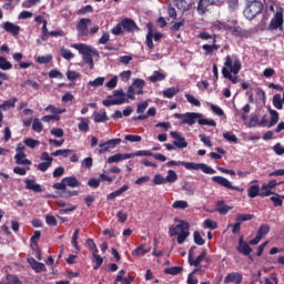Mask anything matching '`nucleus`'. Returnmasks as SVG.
<instances>
[{
	"mask_svg": "<svg viewBox=\"0 0 284 284\" xmlns=\"http://www.w3.org/2000/svg\"><path fill=\"white\" fill-rule=\"evenodd\" d=\"M241 60L236 55H226L224 68L222 69V75L224 79H229L233 83H239V72H241Z\"/></svg>",
	"mask_w": 284,
	"mask_h": 284,
	"instance_id": "f257e3e1",
	"label": "nucleus"
},
{
	"mask_svg": "<svg viewBox=\"0 0 284 284\" xmlns=\"http://www.w3.org/2000/svg\"><path fill=\"white\" fill-rule=\"evenodd\" d=\"M174 119H181L182 125H194V123H199V125H211V128H216V121L203 119L201 113L196 112H186V113H174Z\"/></svg>",
	"mask_w": 284,
	"mask_h": 284,
	"instance_id": "f03ea898",
	"label": "nucleus"
},
{
	"mask_svg": "<svg viewBox=\"0 0 284 284\" xmlns=\"http://www.w3.org/2000/svg\"><path fill=\"white\" fill-rule=\"evenodd\" d=\"M172 165H182L185 170H201L204 174H216V170L212 169L205 163H194V162H185V161H174L171 160L166 162L168 168H172Z\"/></svg>",
	"mask_w": 284,
	"mask_h": 284,
	"instance_id": "7ed1b4c3",
	"label": "nucleus"
},
{
	"mask_svg": "<svg viewBox=\"0 0 284 284\" xmlns=\"http://www.w3.org/2000/svg\"><path fill=\"white\" fill-rule=\"evenodd\" d=\"M74 50H78L80 54H82V59L87 65H89L90 70H94V54H97L95 50H92V47L85 43H74L72 44Z\"/></svg>",
	"mask_w": 284,
	"mask_h": 284,
	"instance_id": "20e7f679",
	"label": "nucleus"
},
{
	"mask_svg": "<svg viewBox=\"0 0 284 284\" xmlns=\"http://www.w3.org/2000/svg\"><path fill=\"white\" fill-rule=\"evenodd\" d=\"M264 10V4L260 0H248L246 3V8L244 9V17L248 21H253L256 19L261 12Z\"/></svg>",
	"mask_w": 284,
	"mask_h": 284,
	"instance_id": "39448f33",
	"label": "nucleus"
},
{
	"mask_svg": "<svg viewBox=\"0 0 284 284\" xmlns=\"http://www.w3.org/2000/svg\"><path fill=\"white\" fill-rule=\"evenodd\" d=\"M123 103H129L128 95L123 92V89L114 90L113 95H108L106 100H103L102 105L104 108H110L111 105H123Z\"/></svg>",
	"mask_w": 284,
	"mask_h": 284,
	"instance_id": "423d86ee",
	"label": "nucleus"
},
{
	"mask_svg": "<svg viewBox=\"0 0 284 284\" xmlns=\"http://www.w3.org/2000/svg\"><path fill=\"white\" fill-rule=\"evenodd\" d=\"M90 26H92V20L90 18L80 19L75 26L78 37L81 39H88L90 34Z\"/></svg>",
	"mask_w": 284,
	"mask_h": 284,
	"instance_id": "0eeeda50",
	"label": "nucleus"
},
{
	"mask_svg": "<svg viewBox=\"0 0 284 284\" xmlns=\"http://www.w3.org/2000/svg\"><path fill=\"white\" fill-rule=\"evenodd\" d=\"M275 8H276V12L274 17L271 19V22L268 24V30H283V23H284L283 8L278 6Z\"/></svg>",
	"mask_w": 284,
	"mask_h": 284,
	"instance_id": "6e6552de",
	"label": "nucleus"
},
{
	"mask_svg": "<svg viewBox=\"0 0 284 284\" xmlns=\"http://www.w3.org/2000/svg\"><path fill=\"white\" fill-rule=\"evenodd\" d=\"M268 112L271 114V121L267 120V114L263 115L258 123L260 128H274L278 123V112L272 109Z\"/></svg>",
	"mask_w": 284,
	"mask_h": 284,
	"instance_id": "1a4fd4ad",
	"label": "nucleus"
},
{
	"mask_svg": "<svg viewBox=\"0 0 284 284\" xmlns=\"http://www.w3.org/2000/svg\"><path fill=\"white\" fill-rule=\"evenodd\" d=\"M40 161L44 162L38 164V170H40V172H48V169L52 168V161H54V158L50 156V153L48 152H42Z\"/></svg>",
	"mask_w": 284,
	"mask_h": 284,
	"instance_id": "9d476101",
	"label": "nucleus"
},
{
	"mask_svg": "<svg viewBox=\"0 0 284 284\" xmlns=\"http://www.w3.org/2000/svg\"><path fill=\"white\" fill-rule=\"evenodd\" d=\"M213 183H217V185H221L222 187H225L226 190H234L235 192H241V189L239 186L232 185V182L221 175H215L212 178Z\"/></svg>",
	"mask_w": 284,
	"mask_h": 284,
	"instance_id": "9b49d317",
	"label": "nucleus"
},
{
	"mask_svg": "<svg viewBox=\"0 0 284 284\" xmlns=\"http://www.w3.org/2000/svg\"><path fill=\"white\" fill-rule=\"evenodd\" d=\"M121 143V139H111L106 142H100L99 144V154H105V152H110L111 149H114L115 145H119Z\"/></svg>",
	"mask_w": 284,
	"mask_h": 284,
	"instance_id": "f8f14e48",
	"label": "nucleus"
},
{
	"mask_svg": "<svg viewBox=\"0 0 284 284\" xmlns=\"http://www.w3.org/2000/svg\"><path fill=\"white\" fill-rule=\"evenodd\" d=\"M276 185H281V183L276 182V180H270L267 184H263L261 187V196L265 199V196H272L275 192H272Z\"/></svg>",
	"mask_w": 284,
	"mask_h": 284,
	"instance_id": "ddd939ff",
	"label": "nucleus"
},
{
	"mask_svg": "<svg viewBox=\"0 0 284 284\" xmlns=\"http://www.w3.org/2000/svg\"><path fill=\"white\" fill-rule=\"evenodd\" d=\"M176 226H170L169 227V234L170 236H179V232L181 233L184 230H190V223L179 220Z\"/></svg>",
	"mask_w": 284,
	"mask_h": 284,
	"instance_id": "4468645a",
	"label": "nucleus"
},
{
	"mask_svg": "<svg viewBox=\"0 0 284 284\" xmlns=\"http://www.w3.org/2000/svg\"><path fill=\"white\" fill-rule=\"evenodd\" d=\"M176 226H170L169 227V234L170 236H179V232L181 233L184 230H190V223L179 220Z\"/></svg>",
	"mask_w": 284,
	"mask_h": 284,
	"instance_id": "2eb2a0df",
	"label": "nucleus"
},
{
	"mask_svg": "<svg viewBox=\"0 0 284 284\" xmlns=\"http://www.w3.org/2000/svg\"><path fill=\"white\" fill-rule=\"evenodd\" d=\"M172 139H174L175 141H173V145L175 148H179V150H183V148H187V141H185V138L181 136V134L176 131H171L170 132Z\"/></svg>",
	"mask_w": 284,
	"mask_h": 284,
	"instance_id": "dca6fc26",
	"label": "nucleus"
},
{
	"mask_svg": "<svg viewBox=\"0 0 284 284\" xmlns=\"http://www.w3.org/2000/svg\"><path fill=\"white\" fill-rule=\"evenodd\" d=\"M224 283L225 284H230V283L242 284L243 283V274H241L239 272L229 273L224 277Z\"/></svg>",
	"mask_w": 284,
	"mask_h": 284,
	"instance_id": "f3484780",
	"label": "nucleus"
},
{
	"mask_svg": "<svg viewBox=\"0 0 284 284\" xmlns=\"http://www.w3.org/2000/svg\"><path fill=\"white\" fill-rule=\"evenodd\" d=\"M236 250L240 254H243L244 256H250V254H252V247H250V244H247V242L243 241V236L240 237Z\"/></svg>",
	"mask_w": 284,
	"mask_h": 284,
	"instance_id": "a211bd4d",
	"label": "nucleus"
},
{
	"mask_svg": "<svg viewBox=\"0 0 284 284\" xmlns=\"http://www.w3.org/2000/svg\"><path fill=\"white\" fill-rule=\"evenodd\" d=\"M205 256H207V250H203L201 254L194 260V257L189 258V265L193 267H201V263L205 261Z\"/></svg>",
	"mask_w": 284,
	"mask_h": 284,
	"instance_id": "6ab92c4d",
	"label": "nucleus"
},
{
	"mask_svg": "<svg viewBox=\"0 0 284 284\" xmlns=\"http://www.w3.org/2000/svg\"><path fill=\"white\" fill-rule=\"evenodd\" d=\"M28 263H29V265H31L32 270H34L36 274L47 271L45 264H43L41 262H37V260H34V257L28 258Z\"/></svg>",
	"mask_w": 284,
	"mask_h": 284,
	"instance_id": "aec40b11",
	"label": "nucleus"
},
{
	"mask_svg": "<svg viewBox=\"0 0 284 284\" xmlns=\"http://www.w3.org/2000/svg\"><path fill=\"white\" fill-rule=\"evenodd\" d=\"M122 28L126 30V32H134V30H138L139 27L136 26V22L130 18H124L122 21Z\"/></svg>",
	"mask_w": 284,
	"mask_h": 284,
	"instance_id": "412c9836",
	"label": "nucleus"
},
{
	"mask_svg": "<svg viewBox=\"0 0 284 284\" xmlns=\"http://www.w3.org/2000/svg\"><path fill=\"white\" fill-rule=\"evenodd\" d=\"M220 48L221 45L216 44V38H213L212 44L202 45V50H204L205 54H209L210 57H212V54H214V52H216V50H219Z\"/></svg>",
	"mask_w": 284,
	"mask_h": 284,
	"instance_id": "4be33fe9",
	"label": "nucleus"
},
{
	"mask_svg": "<svg viewBox=\"0 0 284 284\" xmlns=\"http://www.w3.org/2000/svg\"><path fill=\"white\" fill-rule=\"evenodd\" d=\"M232 210V206L225 204V201L221 200L215 203V212L225 216Z\"/></svg>",
	"mask_w": 284,
	"mask_h": 284,
	"instance_id": "5701e85b",
	"label": "nucleus"
},
{
	"mask_svg": "<svg viewBox=\"0 0 284 284\" xmlns=\"http://www.w3.org/2000/svg\"><path fill=\"white\" fill-rule=\"evenodd\" d=\"M132 159L131 153H116L108 158V163H119V161H125Z\"/></svg>",
	"mask_w": 284,
	"mask_h": 284,
	"instance_id": "b1692460",
	"label": "nucleus"
},
{
	"mask_svg": "<svg viewBox=\"0 0 284 284\" xmlns=\"http://www.w3.org/2000/svg\"><path fill=\"white\" fill-rule=\"evenodd\" d=\"M6 32H9L13 37H19V32H21V27L12 23V22H6L3 26Z\"/></svg>",
	"mask_w": 284,
	"mask_h": 284,
	"instance_id": "393cba45",
	"label": "nucleus"
},
{
	"mask_svg": "<svg viewBox=\"0 0 284 284\" xmlns=\"http://www.w3.org/2000/svg\"><path fill=\"white\" fill-rule=\"evenodd\" d=\"M128 190H130V184L122 185L120 189H118L114 192L110 193L106 196V201H114V199H116V196H121V194H123L124 192H128Z\"/></svg>",
	"mask_w": 284,
	"mask_h": 284,
	"instance_id": "a878e982",
	"label": "nucleus"
},
{
	"mask_svg": "<svg viewBox=\"0 0 284 284\" xmlns=\"http://www.w3.org/2000/svg\"><path fill=\"white\" fill-rule=\"evenodd\" d=\"M14 161L17 165H32V161L27 159L26 153H17L14 155Z\"/></svg>",
	"mask_w": 284,
	"mask_h": 284,
	"instance_id": "bb28decb",
	"label": "nucleus"
},
{
	"mask_svg": "<svg viewBox=\"0 0 284 284\" xmlns=\"http://www.w3.org/2000/svg\"><path fill=\"white\" fill-rule=\"evenodd\" d=\"M26 189L27 190H32L33 192H43V187H41V184H37L36 180H26Z\"/></svg>",
	"mask_w": 284,
	"mask_h": 284,
	"instance_id": "cd10ccee",
	"label": "nucleus"
},
{
	"mask_svg": "<svg viewBox=\"0 0 284 284\" xmlns=\"http://www.w3.org/2000/svg\"><path fill=\"white\" fill-rule=\"evenodd\" d=\"M150 250V247H145V244H141L132 251V256H134L135 258L139 256H145V254H149Z\"/></svg>",
	"mask_w": 284,
	"mask_h": 284,
	"instance_id": "c85d7f7f",
	"label": "nucleus"
},
{
	"mask_svg": "<svg viewBox=\"0 0 284 284\" xmlns=\"http://www.w3.org/2000/svg\"><path fill=\"white\" fill-rule=\"evenodd\" d=\"M148 30L149 31H148V34H146L145 43H146L148 49L152 50V49H154V42L152 41L154 39V33L152 31V23L148 24Z\"/></svg>",
	"mask_w": 284,
	"mask_h": 284,
	"instance_id": "c756f323",
	"label": "nucleus"
},
{
	"mask_svg": "<svg viewBox=\"0 0 284 284\" xmlns=\"http://www.w3.org/2000/svg\"><path fill=\"white\" fill-rule=\"evenodd\" d=\"M248 199H256V196H261V186L257 184H253L247 189Z\"/></svg>",
	"mask_w": 284,
	"mask_h": 284,
	"instance_id": "7c9ffc66",
	"label": "nucleus"
},
{
	"mask_svg": "<svg viewBox=\"0 0 284 284\" xmlns=\"http://www.w3.org/2000/svg\"><path fill=\"white\" fill-rule=\"evenodd\" d=\"M149 116H156V108L152 106L148 110L146 114L133 116V121H145Z\"/></svg>",
	"mask_w": 284,
	"mask_h": 284,
	"instance_id": "2f4dec72",
	"label": "nucleus"
},
{
	"mask_svg": "<svg viewBox=\"0 0 284 284\" xmlns=\"http://www.w3.org/2000/svg\"><path fill=\"white\" fill-rule=\"evenodd\" d=\"M17 101H19L18 98H11L4 101L2 104H0V109H2L3 112L11 110V108H14V105H17Z\"/></svg>",
	"mask_w": 284,
	"mask_h": 284,
	"instance_id": "473e14b6",
	"label": "nucleus"
},
{
	"mask_svg": "<svg viewBox=\"0 0 284 284\" xmlns=\"http://www.w3.org/2000/svg\"><path fill=\"white\" fill-rule=\"evenodd\" d=\"M63 183H65L67 187H79L81 185V182L75 176L63 178Z\"/></svg>",
	"mask_w": 284,
	"mask_h": 284,
	"instance_id": "72a5a7b5",
	"label": "nucleus"
},
{
	"mask_svg": "<svg viewBox=\"0 0 284 284\" xmlns=\"http://www.w3.org/2000/svg\"><path fill=\"white\" fill-rule=\"evenodd\" d=\"M207 8H210L207 0H199L196 11L201 17L207 12Z\"/></svg>",
	"mask_w": 284,
	"mask_h": 284,
	"instance_id": "f704fd0d",
	"label": "nucleus"
},
{
	"mask_svg": "<svg viewBox=\"0 0 284 284\" xmlns=\"http://www.w3.org/2000/svg\"><path fill=\"white\" fill-rule=\"evenodd\" d=\"M94 123H105V121H110L108 118V113L104 111L103 113H93Z\"/></svg>",
	"mask_w": 284,
	"mask_h": 284,
	"instance_id": "c9c22d12",
	"label": "nucleus"
},
{
	"mask_svg": "<svg viewBox=\"0 0 284 284\" xmlns=\"http://www.w3.org/2000/svg\"><path fill=\"white\" fill-rule=\"evenodd\" d=\"M74 151L70 149L57 150L51 153V156H63V159H68L70 154H73Z\"/></svg>",
	"mask_w": 284,
	"mask_h": 284,
	"instance_id": "e433bc0d",
	"label": "nucleus"
},
{
	"mask_svg": "<svg viewBox=\"0 0 284 284\" xmlns=\"http://www.w3.org/2000/svg\"><path fill=\"white\" fill-rule=\"evenodd\" d=\"M78 129L80 132H89L90 130V120L85 118L80 119V123L78 124Z\"/></svg>",
	"mask_w": 284,
	"mask_h": 284,
	"instance_id": "4c0bfd02",
	"label": "nucleus"
},
{
	"mask_svg": "<svg viewBox=\"0 0 284 284\" xmlns=\"http://www.w3.org/2000/svg\"><path fill=\"white\" fill-rule=\"evenodd\" d=\"M183 272V266H173V267H166L164 270V274H169L171 276H176Z\"/></svg>",
	"mask_w": 284,
	"mask_h": 284,
	"instance_id": "58836bf2",
	"label": "nucleus"
},
{
	"mask_svg": "<svg viewBox=\"0 0 284 284\" xmlns=\"http://www.w3.org/2000/svg\"><path fill=\"white\" fill-rule=\"evenodd\" d=\"M283 199H284V195H280L278 193L273 194V196H271V201L274 207H282Z\"/></svg>",
	"mask_w": 284,
	"mask_h": 284,
	"instance_id": "ea45409f",
	"label": "nucleus"
},
{
	"mask_svg": "<svg viewBox=\"0 0 284 284\" xmlns=\"http://www.w3.org/2000/svg\"><path fill=\"white\" fill-rule=\"evenodd\" d=\"M164 179L166 183H176V181H179V175L176 174V171L169 170L168 175Z\"/></svg>",
	"mask_w": 284,
	"mask_h": 284,
	"instance_id": "a19ab883",
	"label": "nucleus"
},
{
	"mask_svg": "<svg viewBox=\"0 0 284 284\" xmlns=\"http://www.w3.org/2000/svg\"><path fill=\"white\" fill-rule=\"evenodd\" d=\"M164 79L165 74L159 71H154L153 74L149 77V81H151V83H156L158 81H163Z\"/></svg>",
	"mask_w": 284,
	"mask_h": 284,
	"instance_id": "79ce46f5",
	"label": "nucleus"
},
{
	"mask_svg": "<svg viewBox=\"0 0 284 284\" xmlns=\"http://www.w3.org/2000/svg\"><path fill=\"white\" fill-rule=\"evenodd\" d=\"M92 255H93L92 263H95V265H93V270H99V267L103 265V257H101L99 253H92Z\"/></svg>",
	"mask_w": 284,
	"mask_h": 284,
	"instance_id": "37998d69",
	"label": "nucleus"
},
{
	"mask_svg": "<svg viewBox=\"0 0 284 284\" xmlns=\"http://www.w3.org/2000/svg\"><path fill=\"white\" fill-rule=\"evenodd\" d=\"M273 105L276 108V110H283V98L280 93L273 97Z\"/></svg>",
	"mask_w": 284,
	"mask_h": 284,
	"instance_id": "c03bdc74",
	"label": "nucleus"
},
{
	"mask_svg": "<svg viewBox=\"0 0 284 284\" xmlns=\"http://www.w3.org/2000/svg\"><path fill=\"white\" fill-rule=\"evenodd\" d=\"M45 112H51V114H55V115H59V114H63L65 113V109H59L52 104L48 105L45 109H44Z\"/></svg>",
	"mask_w": 284,
	"mask_h": 284,
	"instance_id": "a18cd8bd",
	"label": "nucleus"
},
{
	"mask_svg": "<svg viewBox=\"0 0 284 284\" xmlns=\"http://www.w3.org/2000/svg\"><path fill=\"white\" fill-rule=\"evenodd\" d=\"M254 219L253 214H243V213H239L235 216V221H237L239 223H245V221H252Z\"/></svg>",
	"mask_w": 284,
	"mask_h": 284,
	"instance_id": "49530a36",
	"label": "nucleus"
},
{
	"mask_svg": "<svg viewBox=\"0 0 284 284\" xmlns=\"http://www.w3.org/2000/svg\"><path fill=\"white\" fill-rule=\"evenodd\" d=\"M258 236H261L262 239H265V236H267V234H270V226L268 224H262L256 233Z\"/></svg>",
	"mask_w": 284,
	"mask_h": 284,
	"instance_id": "de8ad7c7",
	"label": "nucleus"
},
{
	"mask_svg": "<svg viewBox=\"0 0 284 284\" xmlns=\"http://www.w3.org/2000/svg\"><path fill=\"white\" fill-rule=\"evenodd\" d=\"M24 145H27V148H31V150H34V148H37V145H40L41 142H39V140H34L32 138H26L23 140Z\"/></svg>",
	"mask_w": 284,
	"mask_h": 284,
	"instance_id": "09e8293b",
	"label": "nucleus"
},
{
	"mask_svg": "<svg viewBox=\"0 0 284 284\" xmlns=\"http://www.w3.org/2000/svg\"><path fill=\"white\" fill-rule=\"evenodd\" d=\"M32 131L38 132V134H40V132H43V123H41V120H39V118H36L33 120Z\"/></svg>",
	"mask_w": 284,
	"mask_h": 284,
	"instance_id": "8fccbe9b",
	"label": "nucleus"
},
{
	"mask_svg": "<svg viewBox=\"0 0 284 284\" xmlns=\"http://www.w3.org/2000/svg\"><path fill=\"white\" fill-rule=\"evenodd\" d=\"M190 236V230H184L178 234V245H183L185 240Z\"/></svg>",
	"mask_w": 284,
	"mask_h": 284,
	"instance_id": "3c124183",
	"label": "nucleus"
},
{
	"mask_svg": "<svg viewBox=\"0 0 284 284\" xmlns=\"http://www.w3.org/2000/svg\"><path fill=\"white\" fill-rule=\"evenodd\" d=\"M173 210H185L189 207L187 201L178 200L172 204Z\"/></svg>",
	"mask_w": 284,
	"mask_h": 284,
	"instance_id": "603ef678",
	"label": "nucleus"
},
{
	"mask_svg": "<svg viewBox=\"0 0 284 284\" xmlns=\"http://www.w3.org/2000/svg\"><path fill=\"white\" fill-rule=\"evenodd\" d=\"M179 90L176 88H169L162 91V94L165 99H173L175 94H178Z\"/></svg>",
	"mask_w": 284,
	"mask_h": 284,
	"instance_id": "864d4df0",
	"label": "nucleus"
},
{
	"mask_svg": "<svg viewBox=\"0 0 284 284\" xmlns=\"http://www.w3.org/2000/svg\"><path fill=\"white\" fill-rule=\"evenodd\" d=\"M85 245H87L88 250H90V252H92V254L99 253V248L97 247V243H94L93 239H88L85 242Z\"/></svg>",
	"mask_w": 284,
	"mask_h": 284,
	"instance_id": "5fc2aeb1",
	"label": "nucleus"
},
{
	"mask_svg": "<svg viewBox=\"0 0 284 284\" xmlns=\"http://www.w3.org/2000/svg\"><path fill=\"white\" fill-rule=\"evenodd\" d=\"M60 54H61L62 59H65L67 61L74 59V53H72V51H70L65 48H62L60 50Z\"/></svg>",
	"mask_w": 284,
	"mask_h": 284,
	"instance_id": "6e6d98bb",
	"label": "nucleus"
},
{
	"mask_svg": "<svg viewBox=\"0 0 284 284\" xmlns=\"http://www.w3.org/2000/svg\"><path fill=\"white\" fill-rule=\"evenodd\" d=\"M0 70H12V63L4 57H0Z\"/></svg>",
	"mask_w": 284,
	"mask_h": 284,
	"instance_id": "4d7b16f0",
	"label": "nucleus"
},
{
	"mask_svg": "<svg viewBox=\"0 0 284 284\" xmlns=\"http://www.w3.org/2000/svg\"><path fill=\"white\" fill-rule=\"evenodd\" d=\"M30 85L33 90H39L40 85L38 84L37 81L33 80H26L20 84L21 88H28Z\"/></svg>",
	"mask_w": 284,
	"mask_h": 284,
	"instance_id": "13d9d810",
	"label": "nucleus"
},
{
	"mask_svg": "<svg viewBox=\"0 0 284 284\" xmlns=\"http://www.w3.org/2000/svg\"><path fill=\"white\" fill-rule=\"evenodd\" d=\"M90 12H94V8H92L91 4H87V6L82 7L81 9H79L77 14H80L81 17H83Z\"/></svg>",
	"mask_w": 284,
	"mask_h": 284,
	"instance_id": "bf43d9fd",
	"label": "nucleus"
},
{
	"mask_svg": "<svg viewBox=\"0 0 284 284\" xmlns=\"http://www.w3.org/2000/svg\"><path fill=\"white\" fill-rule=\"evenodd\" d=\"M103 83H105V78L99 77V78H97L95 80L90 81V82H89V85H90L91 88H100V85H103Z\"/></svg>",
	"mask_w": 284,
	"mask_h": 284,
	"instance_id": "052dcab7",
	"label": "nucleus"
},
{
	"mask_svg": "<svg viewBox=\"0 0 284 284\" xmlns=\"http://www.w3.org/2000/svg\"><path fill=\"white\" fill-rule=\"evenodd\" d=\"M174 3L179 10H189L190 8L187 0H174Z\"/></svg>",
	"mask_w": 284,
	"mask_h": 284,
	"instance_id": "680f3d73",
	"label": "nucleus"
},
{
	"mask_svg": "<svg viewBox=\"0 0 284 284\" xmlns=\"http://www.w3.org/2000/svg\"><path fill=\"white\" fill-rule=\"evenodd\" d=\"M223 139L229 141V143H239V138H236L235 134H232V132L223 133Z\"/></svg>",
	"mask_w": 284,
	"mask_h": 284,
	"instance_id": "e2e57ef3",
	"label": "nucleus"
},
{
	"mask_svg": "<svg viewBox=\"0 0 284 284\" xmlns=\"http://www.w3.org/2000/svg\"><path fill=\"white\" fill-rule=\"evenodd\" d=\"M195 245H205V240L201 236L199 231H195L193 234Z\"/></svg>",
	"mask_w": 284,
	"mask_h": 284,
	"instance_id": "0e129e2a",
	"label": "nucleus"
},
{
	"mask_svg": "<svg viewBox=\"0 0 284 284\" xmlns=\"http://www.w3.org/2000/svg\"><path fill=\"white\" fill-rule=\"evenodd\" d=\"M204 227H206V230H216L219 224L214 220L207 219L204 221Z\"/></svg>",
	"mask_w": 284,
	"mask_h": 284,
	"instance_id": "69168bd1",
	"label": "nucleus"
},
{
	"mask_svg": "<svg viewBox=\"0 0 284 284\" xmlns=\"http://www.w3.org/2000/svg\"><path fill=\"white\" fill-rule=\"evenodd\" d=\"M214 28L215 30H225L226 32L232 30V27H230V24H227L226 22H216L214 24Z\"/></svg>",
	"mask_w": 284,
	"mask_h": 284,
	"instance_id": "338daca9",
	"label": "nucleus"
},
{
	"mask_svg": "<svg viewBox=\"0 0 284 284\" xmlns=\"http://www.w3.org/2000/svg\"><path fill=\"white\" fill-rule=\"evenodd\" d=\"M231 30H232L233 37H240V38L245 37V31L239 26L234 27Z\"/></svg>",
	"mask_w": 284,
	"mask_h": 284,
	"instance_id": "774afa93",
	"label": "nucleus"
}]
</instances>
